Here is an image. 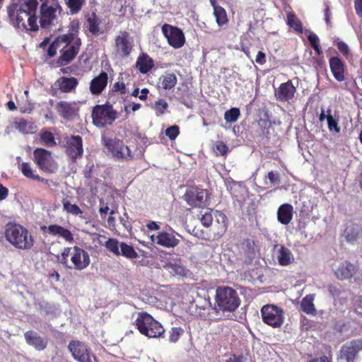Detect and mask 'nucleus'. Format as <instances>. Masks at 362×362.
<instances>
[{
	"label": "nucleus",
	"instance_id": "obj_1",
	"mask_svg": "<svg viewBox=\"0 0 362 362\" xmlns=\"http://www.w3.org/2000/svg\"><path fill=\"white\" fill-rule=\"evenodd\" d=\"M37 5V0H28L21 4H10L7 11L11 23L18 28L37 31L39 28L36 16Z\"/></svg>",
	"mask_w": 362,
	"mask_h": 362
},
{
	"label": "nucleus",
	"instance_id": "obj_2",
	"mask_svg": "<svg viewBox=\"0 0 362 362\" xmlns=\"http://www.w3.org/2000/svg\"><path fill=\"white\" fill-rule=\"evenodd\" d=\"M5 238L14 247L28 250L34 245V238L29 230L21 224L8 223L5 228Z\"/></svg>",
	"mask_w": 362,
	"mask_h": 362
},
{
	"label": "nucleus",
	"instance_id": "obj_3",
	"mask_svg": "<svg viewBox=\"0 0 362 362\" xmlns=\"http://www.w3.org/2000/svg\"><path fill=\"white\" fill-rule=\"evenodd\" d=\"M62 36L66 39L62 41L60 56L57 59V64L61 66L69 64L76 57L81 46V40L77 34L70 33Z\"/></svg>",
	"mask_w": 362,
	"mask_h": 362
},
{
	"label": "nucleus",
	"instance_id": "obj_4",
	"mask_svg": "<svg viewBox=\"0 0 362 362\" xmlns=\"http://www.w3.org/2000/svg\"><path fill=\"white\" fill-rule=\"evenodd\" d=\"M237 291L228 286L218 287L216 291L215 305L221 311L233 312L240 305Z\"/></svg>",
	"mask_w": 362,
	"mask_h": 362
},
{
	"label": "nucleus",
	"instance_id": "obj_5",
	"mask_svg": "<svg viewBox=\"0 0 362 362\" xmlns=\"http://www.w3.org/2000/svg\"><path fill=\"white\" fill-rule=\"evenodd\" d=\"M135 325L141 334L148 338L160 337L165 332L161 324L144 312L139 313Z\"/></svg>",
	"mask_w": 362,
	"mask_h": 362
},
{
	"label": "nucleus",
	"instance_id": "obj_6",
	"mask_svg": "<svg viewBox=\"0 0 362 362\" xmlns=\"http://www.w3.org/2000/svg\"><path fill=\"white\" fill-rule=\"evenodd\" d=\"M91 116L93 124L98 127H104L114 122L117 118V112L113 109L112 105L105 103L95 105L93 108Z\"/></svg>",
	"mask_w": 362,
	"mask_h": 362
},
{
	"label": "nucleus",
	"instance_id": "obj_7",
	"mask_svg": "<svg viewBox=\"0 0 362 362\" xmlns=\"http://www.w3.org/2000/svg\"><path fill=\"white\" fill-rule=\"evenodd\" d=\"M68 349L72 357L78 362H98L96 356L89 346L83 341L71 340L69 343Z\"/></svg>",
	"mask_w": 362,
	"mask_h": 362
},
{
	"label": "nucleus",
	"instance_id": "obj_8",
	"mask_svg": "<svg viewBox=\"0 0 362 362\" xmlns=\"http://www.w3.org/2000/svg\"><path fill=\"white\" fill-rule=\"evenodd\" d=\"M34 162L38 168L47 173H54L58 165L52 156L51 152L42 148H37L33 151Z\"/></svg>",
	"mask_w": 362,
	"mask_h": 362
},
{
	"label": "nucleus",
	"instance_id": "obj_9",
	"mask_svg": "<svg viewBox=\"0 0 362 362\" xmlns=\"http://www.w3.org/2000/svg\"><path fill=\"white\" fill-rule=\"evenodd\" d=\"M262 321L274 327H280L284 323V312L282 309L274 305H265L261 309Z\"/></svg>",
	"mask_w": 362,
	"mask_h": 362
},
{
	"label": "nucleus",
	"instance_id": "obj_10",
	"mask_svg": "<svg viewBox=\"0 0 362 362\" xmlns=\"http://www.w3.org/2000/svg\"><path fill=\"white\" fill-rule=\"evenodd\" d=\"M105 146L112 156L118 160L129 161L134 159V154L122 140L108 139L105 141Z\"/></svg>",
	"mask_w": 362,
	"mask_h": 362
},
{
	"label": "nucleus",
	"instance_id": "obj_11",
	"mask_svg": "<svg viewBox=\"0 0 362 362\" xmlns=\"http://www.w3.org/2000/svg\"><path fill=\"white\" fill-rule=\"evenodd\" d=\"M61 11L62 7L58 2H53L50 5L47 2H43L40 6V26L47 28L54 24L57 13H60Z\"/></svg>",
	"mask_w": 362,
	"mask_h": 362
},
{
	"label": "nucleus",
	"instance_id": "obj_12",
	"mask_svg": "<svg viewBox=\"0 0 362 362\" xmlns=\"http://www.w3.org/2000/svg\"><path fill=\"white\" fill-rule=\"evenodd\" d=\"M65 153L72 162L81 158L83 155V139L79 135H71L66 139Z\"/></svg>",
	"mask_w": 362,
	"mask_h": 362
},
{
	"label": "nucleus",
	"instance_id": "obj_13",
	"mask_svg": "<svg viewBox=\"0 0 362 362\" xmlns=\"http://www.w3.org/2000/svg\"><path fill=\"white\" fill-rule=\"evenodd\" d=\"M208 192L197 187H189L183 195V199L192 208H204L206 206Z\"/></svg>",
	"mask_w": 362,
	"mask_h": 362
},
{
	"label": "nucleus",
	"instance_id": "obj_14",
	"mask_svg": "<svg viewBox=\"0 0 362 362\" xmlns=\"http://www.w3.org/2000/svg\"><path fill=\"white\" fill-rule=\"evenodd\" d=\"M361 351L362 337L344 343L339 350V357L341 359H345L346 362H354Z\"/></svg>",
	"mask_w": 362,
	"mask_h": 362
},
{
	"label": "nucleus",
	"instance_id": "obj_15",
	"mask_svg": "<svg viewBox=\"0 0 362 362\" xmlns=\"http://www.w3.org/2000/svg\"><path fill=\"white\" fill-rule=\"evenodd\" d=\"M162 33L167 38L168 44L175 49L182 47L185 42V37L182 30L170 24L162 26Z\"/></svg>",
	"mask_w": 362,
	"mask_h": 362
},
{
	"label": "nucleus",
	"instance_id": "obj_16",
	"mask_svg": "<svg viewBox=\"0 0 362 362\" xmlns=\"http://www.w3.org/2000/svg\"><path fill=\"white\" fill-rule=\"evenodd\" d=\"M40 230L52 237L62 238L68 243L74 242V236L71 230L59 224H50L49 226H41Z\"/></svg>",
	"mask_w": 362,
	"mask_h": 362
},
{
	"label": "nucleus",
	"instance_id": "obj_17",
	"mask_svg": "<svg viewBox=\"0 0 362 362\" xmlns=\"http://www.w3.org/2000/svg\"><path fill=\"white\" fill-rule=\"evenodd\" d=\"M71 249L74 250L72 253L74 259L69 269L81 271L87 268L90 262L88 252L78 246H74Z\"/></svg>",
	"mask_w": 362,
	"mask_h": 362
},
{
	"label": "nucleus",
	"instance_id": "obj_18",
	"mask_svg": "<svg viewBox=\"0 0 362 362\" xmlns=\"http://www.w3.org/2000/svg\"><path fill=\"white\" fill-rule=\"evenodd\" d=\"M346 243L355 244L362 240V226L361 224L350 221L344 226V229L341 233Z\"/></svg>",
	"mask_w": 362,
	"mask_h": 362
},
{
	"label": "nucleus",
	"instance_id": "obj_19",
	"mask_svg": "<svg viewBox=\"0 0 362 362\" xmlns=\"http://www.w3.org/2000/svg\"><path fill=\"white\" fill-rule=\"evenodd\" d=\"M296 93V88L291 80L282 83L275 89L274 96L278 101L285 103L291 100Z\"/></svg>",
	"mask_w": 362,
	"mask_h": 362
},
{
	"label": "nucleus",
	"instance_id": "obj_20",
	"mask_svg": "<svg viewBox=\"0 0 362 362\" xmlns=\"http://www.w3.org/2000/svg\"><path fill=\"white\" fill-rule=\"evenodd\" d=\"M129 33L127 31H120L115 37L116 50L122 57H128L132 50V45Z\"/></svg>",
	"mask_w": 362,
	"mask_h": 362
},
{
	"label": "nucleus",
	"instance_id": "obj_21",
	"mask_svg": "<svg viewBox=\"0 0 362 362\" xmlns=\"http://www.w3.org/2000/svg\"><path fill=\"white\" fill-rule=\"evenodd\" d=\"M358 272V267L355 265L350 262L345 261L340 264L339 267L335 271V275L337 278L341 281L350 279L355 278V279H359L360 277H356Z\"/></svg>",
	"mask_w": 362,
	"mask_h": 362
},
{
	"label": "nucleus",
	"instance_id": "obj_22",
	"mask_svg": "<svg viewBox=\"0 0 362 362\" xmlns=\"http://www.w3.org/2000/svg\"><path fill=\"white\" fill-rule=\"evenodd\" d=\"M56 110L62 117L71 120L77 115L79 107L76 102L59 101L56 105Z\"/></svg>",
	"mask_w": 362,
	"mask_h": 362
},
{
	"label": "nucleus",
	"instance_id": "obj_23",
	"mask_svg": "<svg viewBox=\"0 0 362 362\" xmlns=\"http://www.w3.org/2000/svg\"><path fill=\"white\" fill-rule=\"evenodd\" d=\"M84 28L87 29L91 35L95 36L102 35L105 32L102 25V21L95 12L86 16Z\"/></svg>",
	"mask_w": 362,
	"mask_h": 362
},
{
	"label": "nucleus",
	"instance_id": "obj_24",
	"mask_svg": "<svg viewBox=\"0 0 362 362\" xmlns=\"http://www.w3.org/2000/svg\"><path fill=\"white\" fill-rule=\"evenodd\" d=\"M329 65L334 79L339 82L344 81L345 62L338 56H333L329 59Z\"/></svg>",
	"mask_w": 362,
	"mask_h": 362
},
{
	"label": "nucleus",
	"instance_id": "obj_25",
	"mask_svg": "<svg viewBox=\"0 0 362 362\" xmlns=\"http://www.w3.org/2000/svg\"><path fill=\"white\" fill-rule=\"evenodd\" d=\"M108 83V75L105 71H101L100 74L94 77L90 83V92L95 95H98L105 89Z\"/></svg>",
	"mask_w": 362,
	"mask_h": 362
},
{
	"label": "nucleus",
	"instance_id": "obj_26",
	"mask_svg": "<svg viewBox=\"0 0 362 362\" xmlns=\"http://www.w3.org/2000/svg\"><path fill=\"white\" fill-rule=\"evenodd\" d=\"M24 337L26 343L34 347L37 351H42L47 346V340L43 339L35 331L25 332Z\"/></svg>",
	"mask_w": 362,
	"mask_h": 362
},
{
	"label": "nucleus",
	"instance_id": "obj_27",
	"mask_svg": "<svg viewBox=\"0 0 362 362\" xmlns=\"http://www.w3.org/2000/svg\"><path fill=\"white\" fill-rule=\"evenodd\" d=\"M293 207L290 204H281L277 211V219L283 225H288L293 218Z\"/></svg>",
	"mask_w": 362,
	"mask_h": 362
},
{
	"label": "nucleus",
	"instance_id": "obj_28",
	"mask_svg": "<svg viewBox=\"0 0 362 362\" xmlns=\"http://www.w3.org/2000/svg\"><path fill=\"white\" fill-rule=\"evenodd\" d=\"M156 243L165 247H175L179 243V240L175 236L168 232H159L156 239Z\"/></svg>",
	"mask_w": 362,
	"mask_h": 362
},
{
	"label": "nucleus",
	"instance_id": "obj_29",
	"mask_svg": "<svg viewBox=\"0 0 362 362\" xmlns=\"http://www.w3.org/2000/svg\"><path fill=\"white\" fill-rule=\"evenodd\" d=\"M217 221V230L214 232V238H220L227 230L228 219L226 216L220 211H216L214 214Z\"/></svg>",
	"mask_w": 362,
	"mask_h": 362
},
{
	"label": "nucleus",
	"instance_id": "obj_30",
	"mask_svg": "<svg viewBox=\"0 0 362 362\" xmlns=\"http://www.w3.org/2000/svg\"><path fill=\"white\" fill-rule=\"evenodd\" d=\"M279 265L286 267L294 262L295 258L291 251L286 247L281 245L276 256Z\"/></svg>",
	"mask_w": 362,
	"mask_h": 362
},
{
	"label": "nucleus",
	"instance_id": "obj_31",
	"mask_svg": "<svg viewBox=\"0 0 362 362\" xmlns=\"http://www.w3.org/2000/svg\"><path fill=\"white\" fill-rule=\"evenodd\" d=\"M58 86L62 93H70L76 89L78 81L74 77L62 76L57 80Z\"/></svg>",
	"mask_w": 362,
	"mask_h": 362
},
{
	"label": "nucleus",
	"instance_id": "obj_32",
	"mask_svg": "<svg viewBox=\"0 0 362 362\" xmlns=\"http://www.w3.org/2000/svg\"><path fill=\"white\" fill-rule=\"evenodd\" d=\"M177 76L173 73H165L164 75L160 76L158 79V86L163 89L171 90L177 84Z\"/></svg>",
	"mask_w": 362,
	"mask_h": 362
},
{
	"label": "nucleus",
	"instance_id": "obj_33",
	"mask_svg": "<svg viewBox=\"0 0 362 362\" xmlns=\"http://www.w3.org/2000/svg\"><path fill=\"white\" fill-rule=\"evenodd\" d=\"M153 66V60L147 54L143 53L136 61V67L141 74L148 73Z\"/></svg>",
	"mask_w": 362,
	"mask_h": 362
},
{
	"label": "nucleus",
	"instance_id": "obj_34",
	"mask_svg": "<svg viewBox=\"0 0 362 362\" xmlns=\"http://www.w3.org/2000/svg\"><path fill=\"white\" fill-rule=\"evenodd\" d=\"M14 123L16 129L23 134H33L36 127L33 122L24 118H19Z\"/></svg>",
	"mask_w": 362,
	"mask_h": 362
},
{
	"label": "nucleus",
	"instance_id": "obj_35",
	"mask_svg": "<svg viewBox=\"0 0 362 362\" xmlns=\"http://www.w3.org/2000/svg\"><path fill=\"white\" fill-rule=\"evenodd\" d=\"M315 296L313 294L305 296L300 302L302 310L308 315H315L316 309L313 303Z\"/></svg>",
	"mask_w": 362,
	"mask_h": 362
},
{
	"label": "nucleus",
	"instance_id": "obj_36",
	"mask_svg": "<svg viewBox=\"0 0 362 362\" xmlns=\"http://www.w3.org/2000/svg\"><path fill=\"white\" fill-rule=\"evenodd\" d=\"M119 247V255L131 260L139 257V255L133 246L124 242H121Z\"/></svg>",
	"mask_w": 362,
	"mask_h": 362
},
{
	"label": "nucleus",
	"instance_id": "obj_37",
	"mask_svg": "<svg viewBox=\"0 0 362 362\" xmlns=\"http://www.w3.org/2000/svg\"><path fill=\"white\" fill-rule=\"evenodd\" d=\"M72 247H64L60 256H57L59 262L62 264L64 267L69 269L71 264L73 262L74 258L72 257L73 249Z\"/></svg>",
	"mask_w": 362,
	"mask_h": 362
},
{
	"label": "nucleus",
	"instance_id": "obj_38",
	"mask_svg": "<svg viewBox=\"0 0 362 362\" xmlns=\"http://www.w3.org/2000/svg\"><path fill=\"white\" fill-rule=\"evenodd\" d=\"M63 210L67 214H72L74 216H81L83 214V211L76 204H71L66 199H63L62 201Z\"/></svg>",
	"mask_w": 362,
	"mask_h": 362
},
{
	"label": "nucleus",
	"instance_id": "obj_39",
	"mask_svg": "<svg viewBox=\"0 0 362 362\" xmlns=\"http://www.w3.org/2000/svg\"><path fill=\"white\" fill-rule=\"evenodd\" d=\"M21 173L23 175L29 178L37 181H43L44 179L41 178L38 175L34 173L31 165L29 163L24 162L22 163L20 168Z\"/></svg>",
	"mask_w": 362,
	"mask_h": 362
},
{
	"label": "nucleus",
	"instance_id": "obj_40",
	"mask_svg": "<svg viewBox=\"0 0 362 362\" xmlns=\"http://www.w3.org/2000/svg\"><path fill=\"white\" fill-rule=\"evenodd\" d=\"M66 37L59 35L55 40L49 45L47 49V56L51 58L53 57L57 51L59 49L60 51L62 47V41L66 40Z\"/></svg>",
	"mask_w": 362,
	"mask_h": 362
},
{
	"label": "nucleus",
	"instance_id": "obj_41",
	"mask_svg": "<svg viewBox=\"0 0 362 362\" xmlns=\"http://www.w3.org/2000/svg\"><path fill=\"white\" fill-rule=\"evenodd\" d=\"M213 14L218 26L221 27L228 23V18L224 8H216V10L214 11Z\"/></svg>",
	"mask_w": 362,
	"mask_h": 362
},
{
	"label": "nucleus",
	"instance_id": "obj_42",
	"mask_svg": "<svg viewBox=\"0 0 362 362\" xmlns=\"http://www.w3.org/2000/svg\"><path fill=\"white\" fill-rule=\"evenodd\" d=\"M255 243L252 239L247 238L242 243V249L245 256L252 258L255 254Z\"/></svg>",
	"mask_w": 362,
	"mask_h": 362
},
{
	"label": "nucleus",
	"instance_id": "obj_43",
	"mask_svg": "<svg viewBox=\"0 0 362 362\" xmlns=\"http://www.w3.org/2000/svg\"><path fill=\"white\" fill-rule=\"evenodd\" d=\"M40 140L43 145L47 147H52L56 145L53 134L48 131H41L40 133Z\"/></svg>",
	"mask_w": 362,
	"mask_h": 362
},
{
	"label": "nucleus",
	"instance_id": "obj_44",
	"mask_svg": "<svg viewBox=\"0 0 362 362\" xmlns=\"http://www.w3.org/2000/svg\"><path fill=\"white\" fill-rule=\"evenodd\" d=\"M287 24L298 33L303 32V25L295 13L290 12L287 14Z\"/></svg>",
	"mask_w": 362,
	"mask_h": 362
},
{
	"label": "nucleus",
	"instance_id": "obj_45",
	"mask_svg": "<svg viewBox=\"0 0 362 362\" xmlns=\"http://www.w3.org/2000/svg\"><path fill=\"white\" fill-rule=\"evenodd\" d=\"M120 243L115 238H109L105 243V247L108 251L116 256H119Z\"/></svg>",
	"mask_w": 362,
	"mask_h": 362
},
{
	"label": "nucleus",
	"instance_id": "obj_46",
	"mask_svg": "<svg viewBox=\"0 0 362 362\" xmlns=\"http://www.w3.org/2000/svg\"><path fill=\"white\" fill-rule=\"evenodd\" d=\"M240 115V111L238 107H232L225 112L224 119L227 122H235Z\"/></svg>",
	"mask_w": 362,
	"mask_h": 362
},
{
	"label": "nucleus",
	"instance_id": "obj_47",
	"mask_svg": "<svg viewBox=\"0 0 362 362\" xmlns=\"http://www.w3.org/2000/svg\"><path fill=\"white\" fill-rule=\"evenodd\" d=\"M86 0H65L66 4L72 14L78 13L84 4Z\"/></svg>",
	"mask_w": 362,
	"mask_h": 362
},
{
	"label": "nucleus",
	"instance_id": "obj_48",
	"mask_svg": "<svg viewBox=\"0 0 362 362\" xmlns=\"http://www.w3.org/2000/svg\"><path fill=\"white\" fill-rule=\"evenodd\" d=\"M184 333V330L181 327H173L171 328L169 334V340L170 342L175 343L177 342L181 335Z\"/></svg>",
	"mask_w": 362,
	"mask_h": 362
},
{
	"label": "nucleus",
	"instance_id": "obj_49",
	"mask_svg": "<svg viewBox=\"0 0 362 362\" xmlns=\"http://www.w3.org/2000/svg\"><path fill=\"white\" fill-rule=\"evenodd\" d=\"M214 216L212 215V210L207 209L206 211L201 217V223L205 227H209L213 223Z\"/></svg>",
	"mask_w": 362,
	"mask_h": 362
},
{
	"label": "nucleus",
	"instance_id": "obj_50",
	"mask_svg": "<svg viewBox=\"0 0 362 362\" xmlns=\"http://www.w3.org/2000/svg\"><path fill=\"white\" fill-rule=\"evenodd\" d=\"M327 121L328 129L330 132H334L335 133H339L341 131L340 127L338 124V122L335 119L332 115H327Z\"/></svg>",
	"mask_w": 362,
	"mask_h": 362
},
{
	"label": "nucleus",
	"instance_id": "obj_51",
	"mask_svg": "<svg viewBox=\"0 0 362 362\" xmlns=\"http://www.w3.org/2000/svg\"><path fill=\"white\" fill-rule=\"evenodd\" d=\"M168 107V104L163 99H159L155 103V110L157 115H163Z\"/></svg>",
	"mask_w": 362,
	"mask_h": 362
},
{
	"label": "nucleus",
	"instance_id": "obj_52",
	"mask_svg": "<svg viewBox=\"0 0 362 362\" xmlns=\"http://www.w3.org/2000/svg\"><path fill=\"white\" fill-rule=\"evenodd\" d=\"M339 51L342 54L344 57L348 58L350 55V49L348 45L341 40H337L335 42Z\"/></svg>",
	"mask_w": 362,
	"mask_h": 362
},
{
	"label": "nucleus",
	"instance_id": "obj_53",
	"mask_svg": "<svg viewBox=\"0 0 362 362\" xmlns=\"http://www.w3.org/2000/svg\"><path fill=\"white\" fill-rule=\"evenodd\" d=\"M180 134V128L177 125L171 126L165 129V135L170 139L175 140Z\"/></svg>",
	"mask_w": 362,
	"mask_h": 362
},
{
	"label": "nucleus",
	"instance_id": "obj_54",
	"mask_svg": "<svg viewBox=\"0 0 362 362\" xmlns=\"http://www.w3.org/2000/svg\"><path fill=\"white\" fill-rule=\"evenodd\" d=\"M215 150L217 152V154L221 156H224L227 153L228 151V147L227 145L222 141H218L215 144L214 146Z\"/></svg>",
	"mask_w": 362,
	"mask_h": 362
},
{
	"label": "nucleus",
	"instance_id": "obj_55",
	"mask_svg": "<svg viewBox=\"0 0 362 362\" xmlns=\"http://www.w3.org/2000/svg\"><path fill=\"white\" fill-rule=\"evenodd\" d=\"M112 91L119 92L121 95H124L127 93L126 85L123 81H117L114 83Z\"/></svg>",
	"mask_w": 362,
	"mask_h": 362
},
{
	"label": "nucleus",
	"instance_id": "obj_56",
	"mask_svg": "<svg viewBox=\"0 0 362 362\" xmlns=\"http://www.w3.org/2000/svg\"><path fill=\"white\" fill-rule=\"evenodd\" d=\"M267 177L269 180L272 184H279L280 183V176L279 173L270 171L267 175Z\"/></svg>",
	"mask_w": 362,
	"mask_h": 362
},
{
	"label": "nucleus",
	"instance_id": "obj_57",
	"mask_svg": "<svg viewBox=\"0 0 362 362\" xmlns=\"http://www.w3.org/2000/svg\"><path fill=\"white\" fill-rule=\"evenodd\" d=\"M256 63H257L259 65H263L266 63V55L265 54L262 52L259 51L255 59Z\"/></svg>",
	"mask_w": 362,
	"mask_h": 362
},
{
	"label": "nucleus",
	"instance_id": "obj_58",
	"mask_svg": "<svg viewBox=\"0 0 362 362\" xmlns=\"http://www.w3.org/2000/svg\"><path fill=\"white\" fill-rule=\"evenodd\" d=\"M308 39L312 47L320 44L319 38L315 33H310V35H308Z\"/></svg>",
	"mask_w": 362,
	"mask_h": 362
},
{
	"label": "nucleus",
	"instance_id": "obj_59",
	"mask_svg": "<svg viewBox=\"0 0 362 362\" xmlns=\"http://www.w3.org/2000/svg\"><path fill=\"white\" fill-rule=\"evenodd\" d=\"M354 8L356 13L362 17V0H354Z\"/></svg>",
	"mask_w": 362,
	"mask_h": 362
},
{
	"label": "nucleus",
	"instance_id": "obj_60",
	"mask_svg": "<svg viewBox=\"0 0 362 362\" xmlns=\"http://www.w3.org/2000/svg\"><path fill=\"white\" fill-rule=\"evenodd\" d=\"M309 362H332V355L329 356H322L320 358H312Z\"/></svg>",
	"mask_w": 362,
	"mask_h": 362
},
{
	"label": "nucleus",
	"instance_id": "obj_61",
	"mask_svg": "<svg viewBox=\"0 0 362 362\" xmlns=\"http://www.w3.org/2000/svg\"><path fill=\"white\" fill-rule=\"evenodd\" d=\"M8 194V189L0 184V201L5 199L7 197Z\"/></svg>",
	"mask_w": 362,
	"mask_h": 362
},
{
	"label": "nucleus",
	"instance_id": "obj_62",
	"mask_svg": "<svg viewBox=\"0 0 362 362\" xmlns=\"http://www.w3.org/2000/svg\"><path fill=\"white\" fill-rule=\"evenodd\" d=\"M328 290L333 296H339L340 294V291L334 285H329L328 286Z\"/></svg>",
	"mask_w": 362,
	"mask_h": 362
},
{
	"label": "nucleus",
	"instance_id": "obj_63",
	"mask_svg": "<svg viewBox=\"0 0 362 362\" xmlns=\"http://www.w3.org/2000/svg\"><path fill=\"white\" fill-rule=\"evenodd\" d=\"M146 227L151 230H157L160 228L159 226L155 221H150L147 223Z\"/></svg>",
	"mask_w": 362,
	"mask_h": 362
},
{
	"label": "nucleus",
	"instance_id": "obj_64",
	"mask_svg": "<svg viewBox=\"0 0 362 362\" xmlns=\"http://www.w3.org/2000/svg\"><path fill=\"white\" fill-rule=\"evenodd\" d=\"M226 362H243V356H236L235 355H231Z\"/></svg>",
	"mask_w": 362,
	"mask_h": 362
}]
</instances>
